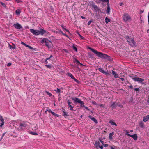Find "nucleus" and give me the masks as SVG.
I'll return each instance as SVG.
<instances>
[{"instance_id": "obj_40", "label": "nucleus", "mask_w": 149, "mask_h": 149, "mask_svg": "<svg viewBox=\"0 0 149 149\" xmlns=\"http://www.w3.org/2000/svg\"><path fill=\"white\" fill-rule=\"evenodd\" d=\"M79 35L81 39H84V38H85L84 37H83L82 36H81V35L79 34Z\"/></svg>"}, {"instance_id": "obj_42", "label": "nucleus", "mask_w": 149, "mask_h": 149, "mask_svg": "<svg viewBox=\"0 0 149 149\" xmlns=\"http://www.w3.org/2000/svg\"><path fill=\"white\" fill-rule=\"evenodd\" d=\"M0 4H1V5H2V6H3L4 7L5 6H6L5 3H4L2 2H0Z\"/></svg>"}, {"instance_id": "obj_47", "label": "nucleus", "mask_w": 149, "mask_h": 149, "mask_svg": "<svg viewBox=\"0 0 149 149\" xmlns=\"http://www.w3.org/2000/svg\"><path fill=\"white\" fill-rule=\"evenodd\" d=\"M11 64L10 63H8L7 64V66H11Z\"/></svg>"}, {"instance_id": "obj_46", "label": "nucleus", "mask_w": 149, "mask_h": 149, "mask_svg": "<svg viewBox=\"0 0 149 149\" xmlns=\"http://www.w3.org/2000/svg\"><path fill=\"white\" fill-rule=\"evenodd\" d=\"M61 32H62L61 30H59L58 31H57L56 32L58 33H61Z\"/></svg>"}, {"instance_id": "obj_13", "label": "nucleus", "mask_w": 149, "mask_h": 149, "mask_svg": "<svg viewBox=\"0 0 149 149\" xmlns=\"http://www.w3.org/2000/svg\"><path fill=\"white\" fill-rule=\"evenodd\" d=\"M13 26L17 29H20L22 28L20 24L18 23L14 24Z\"/></svg>"}, {"instance_id": "obj_48", "label": "nucleus", "mask_w": 149, "mask_h": 149, "mask_svg": "<svg viewBox=\"0 0 149 149\" xmlns=\"http://www.w3.org/2000/svg\"><path fill=\"white\" fill-rule=\"evenodd\" d=\"M148 24H149V12L148 13Z\"/></svg>"}, {"instance_id": "obj_25", "label": "nucleus", "mask_w": 149, "mask_h": 149, "mask_svg": "<svg viewBox=\"0 0 149 149\" xmlns=\"http://www.w3.org/2000/svg\"><path fill=\"white\" fill-rule=\"evenodd\" d=\"M9 47L11 49L15 48V46L14 45H13V46H12L10 44H9Z\"/></svg>"}, {"instance_id": "obj_21", "label": "nucleus", "mask_w": 149, "mask_h": 149, "mask_svg": "<svg viewBox=\"0 0 149 149\" xmlns=\"http://www.w3.org/2000/svg\"><path fill=\"white\" fill-rule=\"evenodd\" d=\"M74 62L77 64H79L81 65H82V64L81 63H80L76 59H75L74 60Z\"/></svg>"}, {"instance_id": "obj_51", "label": "nucleus", "mask_w": 149, "mask_h": 149, "mask_svg": "<svg viewBox=\"0 0 149 149\" xmlns=\"http://www.w3.org/2000/svg\"><path fill=\"white\" fill-rule=\"evenodd\" d=\"M129 87L131 88H133V86L132 85H130L129 86Z\"/></svg>"}, {"instance_id": "obj_36", "label": "nucleus", "mask_w": 149, "mask_h": 149, "mask_svg": "<svg viewBox=\"0 0 149 149\" xmlns=\"http://www.w3.org/2000/svg\"><path fill=\"white\" fill-rule=\"evenodd\" d=\"M45 92L47 93V95H48L50 97L52 96V94H51L50 93H49V92H48L47 91H46Z\"/></svg>"}, {"instance_id": "obj_5", "label": "nucleus", "mask_w": 149, "mask_h": 149, "mask_svg": "<svg viewBox=\"0 0 149 149\" xmlns=\"http://www.w3.org/2000/svg\"><path fill=\"white\" fill-rule=\"evenodd\" d=\"M28 123L27 122H24L21 123L18 129L19 130L24 129L28 125Z\"/></svg>"}, {"instance_id": "obj_29", "label": "nucleus", "mask_w": 149, "mask_h": 149, "mask_svg": "<svg viewBox=\"0 0 149 149\" xmlns=\"http://www.w3.org/2000/svg\"><path fill=\"white\" fill-rule=\"evenodd\" d=\"M139 125L141 127H143V124L142 122H141L139 123Z\"/></svg>"}, {"instance_id": "obj_32", "label": "nucleus", "mask_w": 149, "mask_h": 149, "mask_svg": "<svg viewBox=\"0 0 149 149\" xmlns=\"http://www.w3.org/2000/svg\"><path fill=\"white\" fill-rule=\"evenodd\" d=\"M51 113L54 116H57V117H58V114L55 113H54V112H53V111H52V113Z\"/></svg>"}, {"instance_id": "obj_44", "label": "nucleus", "mask_w": 149, "mask_h": 149, "mask_svg": "<svg viewBox=\"0 0 149 149\" xmlns=\"http://www.w3.org/2000/svg\"><path fill=\"white\" fill-rule=\"evenodd\" d=\"M93 7L95 9H97V7L96 5H94Z\"/></svg>"}, {"instance_id": "obj_6", "label": "nucleus", "mask_w": 149, "mask_h": 149, "mask_svg": "<svg viewBox=\"0 0 149 149\" xmlns=\"http://www.w3.org/2000/svg\"><path fill=\"white\" fill-rule=\"evenodd\" d=\"M103 144V142L101 140H100L99 141H96L95 142L96 147L97 148H100L101 149H102L103 148L102 146Z\"/></svg>"}, {"instance_id": "obj_26", "label": "nucleus", "mask_w": 149, "mask_h": 149, "mask_svg": "<svg viewBox=\"0 0 149 149\" xmlns=\"http://www.w3.org/2000/svg\"><path fill=\"white\" fill-rule=\"evenodd\" d=\"M72 47L73 49L76 52L77 51V47L74 46V45H73L72 46Z\"/></svg>"}, {"instance_id": "obj_59", "label": "nucleus", "mask_w": 149, "mask_h": 149, "mask_svg": "<svg viewBox=\"0 0 149 149\" xmlns=\"http://www.w3.org/2000/svg\"><path fill=\"white\" fill-rule=\"evenodd\" d=\"M111 149H115V148L112 146L110 147Z\"/></svg>"}, {"instance_id": "obj_9", "label": "nucleus", "mask_w": 149, "mask_h": 149, "mask_svg": "<svg viewBox=\"0 0 149 149\" xmlns=\"http://www.w3.org/2000/svg\"><path fill=\"white\" fill-rule=\"evenodd\" d=\"M40 32V34L42 35L44 34H48L49 33V32H47L45 30L42 29H41L40 31H39Z\"/></svg>"}, {"instance_id": "obj_22", "label": "nucleus", "mask_w": 149, "mask_h": 149, "mask_svg": "<svg viewBox=\"0 0 149 149\" xmlns=\"http://www.w3.org/2000/svg\"><path fill=\"white\" fill-rule=\"evenodd\" d=\"M21 13V11L19 9H17L15 11L16 14L17 15H19Z\"/></svg>"}, {"instance_id": "obj_4", "label": "nucleus", "mask_w": 149, "mask_h": 149, "mask_svg": "<svg viewBox=\"0 0 149 149\" xmlns=\"http://www.w3.org/2000/svg\"><path fill=\"white\" fill-rule=\"evenodd\" d=\"M127 39L129 44L132 47H135L136 46V44L133 39L129 38V37H126Z\"/></svg>"}, {"instance_id": "obj_18", "label": "nucleus", "mask_w": 149, "mask_h": 149, "mask_svg": "<svg viewBox=\"0 0 149 149\" xmlns=\"http://www.w3.org/2000/svg\"><path fill=\"white\" fill-rule=\"evenodd\" d=\"M108 6L106 12L107 14H109L110 13V8L109 7V4H107Z\"/></svg>"}, {"instance_id": "obj_56", "label": "nucleus", "mask_w": 149, "mask_h": 149, "mask_svg": "<svg viewBox=\"0 0 149 149\" xmlns=\"http://www.w3.org/2000/svg\"><path fill=\"white\" fill-rule=\"evenodd\" d=\"M120 79L122 81H123L124 80V79L123 78H120Z\"/></svg>"}, {"instance_id": "obj_55", "label": "nucleus", "mask_w": 149, "mask_h": 149, "mask_svg": "<svg viewBox=\"0 0 149 149\" xmlns=\"http://www.w3.org/2000/svg\"><path fill=\"white\" fill-rule=\"evenodd\" d=\"M85 107V109H87L88 110H89V109H88V108L87 107H85H85Z\"/></svg>"}, {"instance_id": "obj_3", "label": "nucleus", "mask_w": 149, "mask_h": 149, "mask_svg": "<svg viewBox=\"0 0 149 149\" xmlns=\"http://www.w3.org/2000/svg\"><path fill=\"white\" fill-rule=\"evenodd\" d=\"M122 18L123 20L125 22H130L131 20V17L127 13L124 14Z\"/></svg>"}, {"instance_id": "obj_7", "label": "nucleus", "mask_w": 149, "mask_h": 149, "mask_svg": "<svg viewBox=\"0 0 149 149\" xmlns=\"http://www.w3.org/2000/svg\"><path fill=\"white\" fill-rule=\"evenodd\" d=\"M132 79L135 81H137L139 83H142L144 80L142 78L137 77H132Z\"/></svg>"}, {"instance_id": "obj_8", "label": "nucleus", "mask_w": 149, "mask_h": 149, "mask_svg": "<svg viewBox=\"0 0 149 149\" xmlns=\"http://www.w3.org/2000/svg\"><path fill=\"white\" fill-rule=\"evenodd\" d=\"M30 31L34 35H40V32L39 30L31 29H30Z\"/></svg>"}, {"instance_id": "obj_2", "label": "nucleus", "mask_w": 149, "mask_h": 149, "mask_svg": "<svg viewBox=\"0 0 149 149\" xmlns=\"http://www.w3.org/2000/svg\"><path fill=\"white\" fill-rule=\"evenodd\" d=\"M89 49L99 57L101 58H106L107 56V55L106 54L98 52L97 50H95L89 47Z\"/></svg>"}, {"instance_id": "obj_52", "label": "nucleus", "mask_w": 149, "mask_h": 149, "mask_svg": "<svg viewBox=\"0 0 149 149\" xmlns=\"http://www.w3.org/2000/svg\"><path fill=\"white\" fill-rule=\"evenodd\" d=\"M74 80L76 82H78V81L75 78H74Z\"/></svg>"}, {"instance_id": "obj_16", "label": "nucleus", "mask_w": 149, "mask_h": 149, "mask_svg": "<svg viewBox=\"0 0 149 149\" xmlns=\"http://www.w3.org/2000/svg\"><path fill=\"white\" fill-rule=\"evenodd\" d=\"M130 137L132 138L135 140H137V136L136 134H134L132 135H131Z\"/></svg>"}, {"instance_id": "obj_62", "label": "nucleus", "mask_w": 149, "mask_h": 149, "mask_svg": "<svg viewBox=\"0 0 149 149\" xmlns=\"http://www.w3.org/2000/svg\"><path fill=\"white\" fill-rule=\"evenodd\" d=\"M16 1H17V2H20L19 0H15Z\"/></svg>"}, {"instance_id": "obj_41", "label": "nucleus", "mask_w": 149, "mask_h": 149, "mask_svg": "<svg viewBox=\"0 0 149 149\" xmlns=\"http://www.w3.org/2000/svg\"><path fill=\"white\" fill-rule=\"evenodd\" d=\"M47 111H48L49 112L51 113H52V111L50 109H47L45 112H46Z\"/></svg>"}, {"instance_id": "obj_54", "label": "nucleus", "mask_w": 149, "mask_h": 149, "mask_svg": "<svg viewBox=\"0 0 149 149\" xmlns=\"http://www.w3.org/2000/svg\"><path fill=\"white\" fill-rule=\"evenodd\" d=\"M67 115V114H66V112H64V116H66Z\"/></svg>"}, {"instance_id": "obj_58", "label": "nucleus", "mask_w": 149, "mask_h": 149, "mask_svg": "<svg viewBox=\"0 0 149 149\" xmlns=\"http://www.w3.org/2000/svg\"><path fill=\"white\" fill-rule=\"evenodd\" d=\"M21 44H23L24 45L25 44V43H24L22 42L21 43Z\"/></svg>"}, {"instance_id": "obj_11", "label": "nucleus", "mask_w": 149, "mask_h": 149, "mask_svg": "<svg viewBox=\"0 0 149 149\" xmlns=\"http://www.w3.org/2000/svg\"><path fill=\"white\" fill-rule=\"evenodd\" d=\"M4 124V119L1 116H0V127H2Z\"/></svg>"}, {"instance_id": "obj_30", "label": "nucleus", "mask_w": 149, "mask_h": 149, "mask_svg": "<svg viewBox=\"0 0 149 149\" xmlns=\"http://www.w3.org/2000/svg\"><path fill=\"white\" fill-rule=\"evenodd\" d=\"M100 1H102V2H107L108 3L107 4L109 3V0H99Z\"/></svg>"}, {"instance_id": "obj_39", "label": "nucleus", "mask_w": 149, "mask_h": 149, "mask_svg": "<svg viewBox=\"0 0 149 149\" xmlns=\"http://www.w3.org/2000/svg\"><path fill=\"white\" fill-rule=\"evenodd\" d=\"M61 27L64 30H65V31L67 29L64 27L63 25H62L61 26Z\"/></svg>"}, {"instance_id": "obj_64", "label": "nucleus", "mask_w": 149, "mask_h": 149, "mask_svg": "<svg viewBox=\"0 0 149 149\" xmlns=\"http://www.w3.org/2000/svg\"><path fill=\"white\" fill-rule=\"evenodd\" d=\"M68 33H70V32L67 29H66V30H65Z\"/></svg>"}, {"instance_id": "obj_38", "label": "nucleus", "mask_w": 149, "mask_h": 149, "mask_svg": "<svg viewBox=\"0 0 149 149\" xmlns=\"http://www.w3.org/2000/svg\"><path fill=\"white\" fill-rule=\"evenodd\" d=\"M116 106V105L115 103H114L112 105H111V107L112 108H114Z\"/></svg>"}, {"instance_id": "obj_24", "label": "nucleus", "mask_w": 149, "mask_h": 149, "mask_svg": "<svg viewBox=\"0 0 149 149\" xmlns=\"http://www.w3.org/2000/svg\"><path fill=\"white\" fill-rule=\"evenodd\" d=\"M109 123L111 124L112 125H115V126L117 125L116 124V123L112 120L110 121L109 122Z\"/></svg>"}, {"instance_id": "obj_19", "label": "nucleus", "mask_w": 149, "mask_h": 149, "mask_svg": "<svg viewBox=\"0 0 149 149\" xmlns=\"http://www.w3.org/2000/svg\"><path fill=\"white\" fill-rule=\"evenodd\" d=\"M114 134V132H112L109 134V138L110 140H112L113 139L112 136Z\"/></svg>"}, {"instance_id": "obj_34", "label": "nucleus", "mask_w": 149, "mask_h": 149, "mask_svg": "<svg viewBox=\"0 0 149 149\" xmlns=\"http://www.w3.org/2000/svg\"><path fill=\"white\" fill-rule=\"evenodd\" d=\"M80 104H81V107H85V106L84 105V103L83 101H82Z\"/></svg>"}, {"instance_id": "obj_60", "label": "nucleus", "mask_w": 149, "mask_h": 149, "mask_svg": "<svg viewBox=\"0 0 149 149\" xmlns=\"http://www.w3.org/2000/svg\"><path fill=\"white\" fill-rule=\"evenodd\" d=\"M120 6H122V5H123V3H121L120 4Z\"/></svg>"}, {"instance_id": "obj_63", "label": "nucleus", "mask_w": 149, "mask_h": 149, "mask_svg": "<svg viewBox=\"0 0 149 149\" xmlns=\"http://www.w3.org/2000/svg\"><path fill=\"white\" fill-rule=\"evenodd\" d=\"M68 33H70V32L67 29H66V30H65Z\"/></svg>"}, {"instance_id": "obj_37", "label": "nucleus", "mask_w": 149, "mask_h": 149, "mask_svg": "<svg viewBox=\"0 0 149 149\" xmlns=\"http://www.w3.org/2000/svg\"><path fill=\"white\" fill-rule=\"evenodd\" d=\"M28 48H29V49L33 50H35L36 49H34L32 47H31V46L29 45L28 47Z\"/></svg>"}, {"instance_id": "obj_33", "label": "nucleus", "mask_w": 149, "mask_h": 149, "mask_svg": "<svg viewBox=\"0 0 149 149\" xmlns=\"http://www.w3.org/2000/svg\"><path fill=\"white\" fill-rule=\"evenodd\" d=\"M13 123L14 125H17V124L18 123L17 121H14L13 122Z\"/></svg>"}, {"instance_id": "obj_43", "label": "nucleus", "mask_w": 149, "mask_h": 149, "mask_svg": "<svg viewBox=\"0 0 149 149\" xmlns=\"http://www.w3.org/2000/svg\"><path fill=\"white\" fill-rule=\"evenodd\" d=\"M134 90L136 91H139V89L138 88H135Z\"/></svg>"}, {"instance_id": "obj_27", "label": "nucleus", "mask_w": 149, "mask_h": 149, "mask_svg": "<svg viewBox=\"0 0 149 149\" xmlns=\"http://www.w3.org/2000/svg\"><path fill=\"white\" fill-rule=\"evenodd\" d=\"M30 133L33 135H38V134L36 133L33 132H30Z\"/></svg>"}, {"instance_id": "obj_23", "label": "nucleus", "mask_w": 149, "mask_h": 149, "mask_svg": "<svg viewBox=\"0 0 149 149\" xmlns=\"http://www.w3.org/2000/svg\"><path fill=\"white\" fill-rule=\"evenodd\" d=\"M105 22L106 24H107L110 21V20L107 17H106L105 18Z\"/></svg>"}, {"instance_id": "obj_53", "label": "nucleus", "mask_w": 149, "mask_h": 149, "mask_svg": "<svg viewBox=\"0 0 149 149\" xmlns=\"http://www.w3.org/2000/svg\"><path fill=\"white\" fill-rule=\"evenodd\" d=\"M4 134H5V133H4V134H3V135H2V137H1V139H2V138H3V137L4 136Z\"/></svg>"}, {"instance_id": "obj_49", "label": "nucleus", "mask_w": 149, "mask_h": 149, "mask_svg": "<svg viewBox=\"0 0 149 149\" xmlns=\"http://www.w3.org/2000/svg\"><path fill=\"white\" fill-rule=\"evenodd\" d=\"M91 22V21H89L88 23V24H87L88 25H89L90 24Z\"/></svg>"}, {"instance_id": "obj_45", "label": "nucleus", "mask_w": 149, "mask_h": 149, "mask_svg": "<svg viewBox=\"0 0 149 149\" xmlns=\"http://www.w3.org/2000/svg\"><path fill=\"white\" fill-rule=\"evenodd\" d=\"M46 66L48 68H51V66L50 65H46Z\"/></svg>"}, {"instance_id": "obj_35", "label": "nucleus", "mask_w": 149, "mask_h": 149, "mask_svg": "<svg viewBox=\"0 0 149 149\" xmlns=\"http://www.w3.org/2000/svg\"><path fill=\"white\" fill-rule=\"evenodd\" d=\"M125 132H126L125 134L126 135H127L129 136H130L131 135L129 134V132L128 131H127V130H126L125 131Z\"/></svg>"}, {"instance_id": "obj_17", "label": "nucleus", "mask_w": 149, "mask_h": 149, "mask_svg": "<svg viewBox=\"0 0 149 149\" xmlns=\"http://www.w3.org/2000/svg\"><path fill=\"white\" fill-rule=\"evenodd\" d=\"M113 74L114 76V77L115 78H119L118 75L117 74L116 72L112 70Z\"/></svg>"}, {"instance_id": "obj_1", "label": "nucleus", "mask_w": 149, "mask_h": 149, "mask_svg": "<svg viewBox=\"0 0 149 149\" xmlns=\"http://www.w3.org/2000/svg\"><path fill=\"white\" fill-rule=\"evenodd\" d=\"M40 42L42 44L45 43L46 46L48 49L52 47L53 44L51 41L49 40L47 38H44L40 41Z\"/></svg>"}, {"instance_id": "obj_12", "label": "nucleus", "mask_w": 149, "mask_h": 149, "mask_svg": "<svg viewBox=\"0 0 149 149\" xmlns=\"http://www.w3.org/2000/svg\"><path fill=\"white\" fill-rule=\"evenodd\" d=\"M67 103L68 104V106L70 107V110L72 111H74V110L73 109V107L71 105L72 103L71 102H70L69 100H68L67 102Z\"/></svg>"}, {"instance_id": "obj_57", "label": "nucleus", "mask_w": 149, "mask_h": 149, "mask_svg": "<svg viewBox=\"0 0 149 149\" xmlns=\"http://www.w3.org/2000/svg\"><path fill=\"white\" fill-rule=\"evenodd\" d=\"M24 46H25L26 47H28L29 45L25 44L24 45Z\"/></svg>"}, {"instance_id": "obj_20", "label": "nucleus", "mask_w": 149, "mask_h": 149, "mask_svg": "<svg viewBox=\"0 0 149 149\" xmlns=\"http://www.w3.org/2000/svg\"><path fill=\"white\" fill-rule=\"evenodd\" d=\"M99 70L100 72H102L104 74H109L108 73L106 72L103 70L101 68H99Z\"/></svg>"}, {"instance_id": "obj_10", "label": "nucleus", "mask_w": 149, "mask_h": 149, "mask_svg": "<svg viewBox=\"0 0 149 149\" xmlns=\"http://www.w3.org/2000/svg\"><path fill=\"white\" fill-rule=\"evenodd\" d=\"M72 99L74 101V102H78L80 103L82 101L80 99L77 98H72Z\"/></svg>"}, {"instance_id": "obj_14", "label": "nucleus", "mask_w": 149, "mask_h": 149, "mask_svg": "<svg viewBox=\"0 0 149 149\" xmlns=\"http://www.w3.org/2000/svg\"><path fill=\"white\" fill-rule=\"evenodd\" d=\"M89 118L91 120H92L93 121L95 122V123H97V120L95 118L93 117L91 115L89 116Z\"/></svg>"}, {"instance_id": "obj_28", "label": "nucleus", "mask_w": 149, "mask_h": 149, "mask_svg": "<svg viewBox=\"0 0 149 149\" xmlns=\"http://www.w3.org/2000/svg\"><path fill=\"white\" fill-rule=\"evenodd\" d=\"M54 91L57 93H60V90L59 89L57 88L56 89H55Z\"/></svg>"}, {"instance_id": "obj_61", "label": "nucleus", "mask_w": 149, "mask_h": 149, "mask_svg": "<svg viewBox=\"0 0 149 149\" xmlns=\"http://www.w3.org/2000/svg\"><path fill=\"white\" fill-rule=\"evenodd\" d=\"M108 144H105L104 145V146L105 147H107L108 146Z\"/></svg>"}, {"instance_id": "obj_31", "label": "nucleus", "mask_w": 149, "mask_h": 149, "mask_svg": "<svg viewBox=\"0 0 149 149\" xmlns=\"http://www.w3.org/2000/svg\"><path fill=\"white\" fill-rule=\"evenodd\" d=\"M68 75L73 79H74L75 78L74 77L73 75L71 73H69L68 74Z\"/></svg>"}, {"instance_id": "obj_15", "label": "nucleus", "mask_w": 149, "mask_h": 149, "mask_svg": "<svg viewBox=\"0 0 149 149\" xmlns=\"http://www.w3.org/2000/svg\"><path fill=\"white\" fill-rule=\"evenodd\" d=\"M149 119V115H147L146 117H144L143 118V121L144 122L147 121Z\"/></svg>"}, {"instance_id": "obj_50", "label": "nucleus", "mask_w": 149, "mask_h": 149, "mask_svg": "<svg viewBox=\"0 0 149 149\" xmlns=\"http://www.w3.org/2000/svg\"><path fill=\"white\" fill-rule=\"evenodd\" d=\"M92 103L95 105H96L97 104L96 103V102H92Z\"/></svg>"}]
</instances>
